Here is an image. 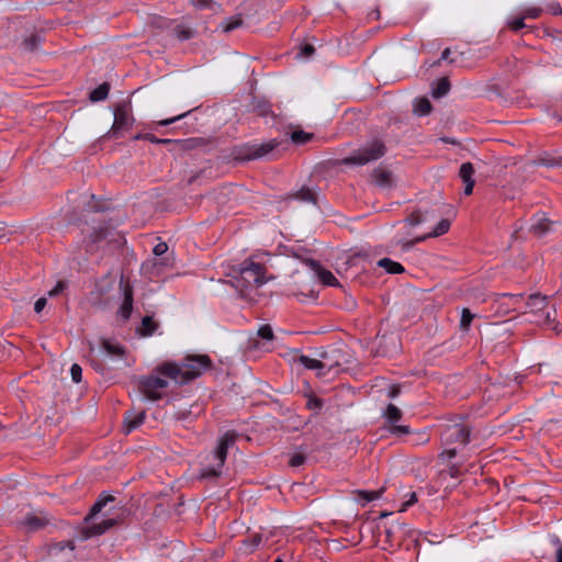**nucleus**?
Masks as SVG:
<instances>
[{
  "mask_svg": "<svg viewBox=\"0 0 562 562\" xmlns=\"http://www.w3.org/2000/svg\"><path fill=\"white\" fill-rule=\"evenodd\" d=\"M124 300L120 306L119 313L123 319H128L133 310V290L128 284L123 286Z\"/></svg>",
  "mask_w": 562,
  "mask_h": 562,
  "instance_id": "15",
  "label": "nucleus"
},
{
  "mask_svg": "<svg viewBox=\"0 0 562 562\" xmlns=\"http://www.w3.org/2000/svg\"><path fill=\"white\" fill-rule=\"evenodd\" d=\"M378 266L380 268L385 269V271L387 273H392V274L403 273L404 270H405L404 267L400 262L393 261L390 258H382V259H380L378 261Z\"/></svg>",
  "mask_w": 562,
  "mask_h": 562,
  "instance_id": "19",
  "label": "nucleus"
},
{
  "mask_svg": "<svg viewBox=\"0 0 562 562\" xmlns=\"http://www.w3.org/2000/svg\"><path fill=\"white\" fill-rule=\"evenodd\" d=\"M241 24L240 19H233L222 24L224 32H231L235 29H237Z\"/></svg>",
  "mask_w": 562,
  "mask_h": 562,
  "instance_id": "48",
  "label": "nucleus"
},
{
  "mask_svg": "<svg viewBox=\"0 0 562 562\" xmlns=\"http://www.w3.org/2000/svg\"><path fill=\"white\" fill-rule=\"evenodd\" d=\"M543 12V9L540 8V7H530V8H527L525 9L521 14L522 16L525 18V20L527 19H538L540 18V15L542 14Z\"/></svg>",
  "mask_w": 562,
  "mask_h": 562,
  "instance_id": "39",
  "label": "nucleus"
},
{
  "mask_svg": "<svg viewBox=\"0 0 562 562\" xmlns=\"http://www.w3.org/2000/svg\"><path fill=\"white\" fill-rule=\"evenodd\" d=\"M474 314H472L469 308H463L461 313L460 328L462 330H468L471 326Z\"/></svg>",
  "mask_w": 562,
  "mask_h": 562,
  "instance_id": "35",
  "label": "nucleus"
},
{
  "mask_svg": "<svg viewBox=\"0 0 562 562\" xmlns=\"http://www.w3.org/2000/svg\"><path fill=\"white\" fill-rule=\"evenodd\" d=\"M386 153V146L383 140L374 138L355 150L350 156L344 158L345 165H367L378 160Z\"/></svg>",
  "mask_w": 562,
  "mask_h": 562,
  "instance_id": "5",
  "label": "nucleus"
},
{
  "mask_svg": "<svg viewBox=\"0 0 562 562\" xmlns=\"http://www.w3.org/2000/svg\"><path fill=\"white\" fill-rule=\"evenodd\" d=\"M211 366L212 361L209 356L196 355L187 356L180 363L164 362L156 367V371L177 384H186L199 378Z\"/></svg>",
  "mask_w": 562,
  "mask_h": 562,
  "instance_id": "1",
  "label": "nucleus"
},
{
  "mask_svg": "<svg viewBox=\"0 0 562 562\" xmlns=\"http://www.w3.org/2000/svg\"><path fill=\"white\" fill-rule=\"evenodd\" d=\"M450 90V82L448 78H441L437 81L436 86L432 88V97L441 98L448 93Z\"/></svg>",
  "mask_w": 562,
  "mask_h": 562,
  "instance_id": "24",
  "label": "nucleus"
},
{
  "mask_svg": "<svg viewBox=\"0 0 562 562\" xmlns=\"http://www.w3.org/2000/svg\"><path fill=\"white\" fill-rule=\"evenodd\" d=\"M25 525L31 529V530H37L42 527H44L46 525V521L41 518V517H37V516H34V515H31V516H27L26 519H25Z\"/></svg>",
  "mask_w": 562,
  "mask_h": 562,
  "instance_id": "32",
  "label": "nucleus"
},
{
  "mask_svg": "<svg viewBox=\"0 0 562 562\" xmlns=\"http://www.w3.org/2000/svg\"><path fill=\"white\" fill-rule=\"evenodd\" d=\"M442 59L439 58L438 60L434 61L432 64L429 65V67H437L441 64Z\"/></svg>",
  "mask_w": 562,
  "mask_h": 562,
  "instance_id": "61",
  "label": "nucleus"
},
{
  "mask_svg": "<svg viewBox=\"0 0 562 562\" xmlns=\"http://www.w3.org/2000/svg\"><path fill=\"white\" fill-rule=\"evenodd\" d=\"M470 427L464 423L447 424L441 431V460L453 459L470 441Z\"/></svg>",
  "mask_w": 562,
  "mask_h": 562,
  "instance_id": "2",
  "label": "nucleus"
},
{
  "mask_svg": "<svg viewBox=\"0 0 562 562\" xmlns=\"http://www.w3.org/2000/svg\"><path fill=\"white\" fill-rule=\"evenodd\" d=\"M448 474L453 479L459 477L461 474L460 467L457 464H452L448 470Z\"/></svg>",
  "mask_w": 562,
  "mask_h": 562,
  "instance_id": "57",
  "label": "nucleus"
},
{
  "mask_svg": "<svg viewBox=\"0 0 562 562\" xmlns=\"http://www.w3.org/2000/svg\"><path fill=\"white\" fill-rule=\"evenodd\" d=\"M102 347L111 356L123 357L125 353V350L121 345L111 340L104 339L102 341Z\"/></svg>",
  "mask_w": 562,
  "mask_h": 562,
  "instance_id": "22",
  "label": "nucleus"
},
{
  "mask_svg": "<svg viewBox=\"0 0 562 562\" xmlns=\"http://www.w3.org/2000/svg\"><path fill=\"white\" fill-rule=\"evenodd\" d=\"M297 362L301 363L304 368L310 370H316L318 376H325L326 372H323L322 361L321 359H314L304 355L297 357Z\"/></svg>",
  "mask_w": 562,
  "mask_h": 562,
  "instance_id": "16",
  "label": "nucleus"
},
{
  "mask_svg": "<svg viewBox=\"0 0 562 562\" xmlns=\"http://www.w3.org/2000/svg\"><path fill=\"white\" fill-rule=\"evenodd\" d=\"M390 432L395 436H404L411 432L408 426L393 424L390 426Z\"/></svg>",
  "mask_w": 562,
  "mask_h": 562,
  "instance_id": "43",
  "label": "nucleus"
},
{
  "mask_svg": "<svg viewBox=\"0 0 562 562\" xmlns=\"http://www.w3.org/2000/svg\"><path fill=\"white\" fill-rule=\"evenodd\" d=\"M237 435L234 431L225 432L218 440L215 450L207 457L209 462L203 465L200 475L203 479H215L222 474L227 457V450L236 442Z\"/></svg>",
  "mask_w": 562,
  "mask_h": 562,
  "instance_id": "3",
  "label": "nucleus"
},
{
  "mask_svg": "<svg viewBox=\"0 0 562 562\" xmlns=\"http://www.w3.org/2000/svg\"><path fill=\"white\" fill-rule=\"evenodd\" d=\"M550 225V221L544 215H539L535 218L530 231L537 236H542L549 232Z\"/></svg>",
  "mask_w": 562,
  "mask_h": 562,
  "instance_id": "18",
  "label": "nucleus"
},
{
  "mask_svg": "<svg viewBox=\"0 0 562 562\" xmlns=\"http://www.w3.org/2000/svg\"><path fill=\"white\" fill-rule=\"evenodd\" d=\"M131 124L130 106L126 103H120L114 110V124L115 128H123Z\"/></svg>",
  "mask_w": 562,
  "mask_h": 562,
  "instance_id": "13",
  "label": "nucleus"
},
{
  "mask_svg": "<svg viewBox=\"0 0 562 562\" xmlns=\"http://www.w3.org/2000/svg\"><path fill=\"white\" fill-rule=\"evenodd\" d=\"M175 34L180 41H187L193 37V31L184 25L176 26Z\"/></svg>",
  "mask_w": 562,
  "mask_h": 562,
  "instance_id": "37",
  "label": "nucleus"
},
{
  "mask_svg": "<svg viewBox=\"0 0 562 562\" xmlns=\"http://www.w3.org/2000/svg\"><path fill=\"white\" fill-rule=\"evenodd\" d=\"M429 217H428V212H425L423 213L420 210L412 213L406 220L405 222L409 225V226H417L426 221H428Z\"/></svg>",
  "mask_w": 562,
  "mask_h": 562,
  "instance_id": "27",
  "label": "nucleus"
},
{
  "mask_svg": "<svg viewBox=\"0 0 562 562\" xmlns=\"http://www.w3.org/2000/svg\"><path fill=\"white\" fill-rule=\"evenodd\" d=\"M261 541H262V536L259 533L249 536L247 539L243 540V546H244L245 552H247V553L254 552V550L259 547Z\"/></svg>",
  "mask_w": 562,
  "mask_h": 562,
  "instance_id": "25",
  "label": "nucleus"
},
{
  "mask_svg": "<svg viewBox=\"0 0 562 562\" xmlns=\"http://www.w3.org/2000/svg\"><path fill=\"white\" fill-rule=\"evenodd\" d=\"M71 379L75 383H79L81 381L82 369L79 364L74 363L70 368Z\"/></svg>",
  "mask_w": 562,
  "mask_h": 562,
  "instance_id": "46",
  "label": "nucleus"
},
{
  "mask_svg": "<svg viewBox=\"0 0 562 562\" xmlns=\"http://www.w3.org/2000/svg\"><path fill=\"white\" fill-rule=\"evenodd\" d=\"M323 372L326 374L334 372L337 373L341 367V360L344 359V353L340 349H330L328 351H324L319 355Z\"/></svg>",
  "mask_w": 562,
  "mask_h": 562,
  "instance_id": "9",
  "label": "nucleus"
},
{
  "mask_svg": "<svg viewBox=\"0 0 562 562\" xmlns=\"http://www.w3.org/2000/svg\"><path fill=\"white\" fill-rule=\"evenodd\" d=\"M144 139L153 143V144H169L172 143V139L169 138H158L154 134L147 133L143 136Z\"/></svg>",
  "mask_w": 562,
  "mask_h": 562,
  "instance_id": "47",
  "label": "nucleus"
},
{
  "mask_svg": "<svg viewBox=\"0 0 562 562\" xmlns=\"http://www.w3.org/2000/svg\"><path fill=\"white\" fill-rule=\"evenodd\" d=\"M547 11L553 15L562 14V8L558 2H551L547 5Z\"/></svg>",
  "mask_w": 562,
  "mask_h": 562,
  "instance_id": "50",
  "label": "nucleus"
},
{
  "mask_svg": "<svg viewBox=\"0 0 562 562\" xmlns=\"http://www.w3.org/2000/svg\"><path fill=\"white\" fill-rule=\"evenodd\" d=\"M474 167L471 162H463L459 169V177L464 183V194L470 195L473 192L474 187Z\"/></svg>",
  "mask_w": 562,
  "mask_h": 562,
  "instance_id": "12",
  "label": "nucleus"
},
{
  "mask_svg": "<svg viewBox=\"0 0 562 562\" xmlns=\"http://www.w3.org/2000/svg\"><path fill=\"white\" fill-rule=\"evenodd\" d=\"M277 139H271L262 144H244L234 148L233 155L238 160H254L267 156L278 146Z\"/></svg>",
  "mask_w": 562,
  "mask_h": 562,
  "instance_id": "8",
  "label": "nucleus"
},
{
  "mask_svg": "<svg viewBox=\"0 0 562 562\" xmlns=\"http://www.w3.org/2000/svg\"><path fill=\"white\" fill-rule=\"evenodd\" d=\"M41 43V37L37 34H32L23 41V47L25 50L34 52L37 49Z\"/></svg>",
  "mask_w": 562,
  "mask_h": 562,
  "instance_id": "30",
  "label": "nucleus"
},
{
  "mask_svg": "<svg viewBox=\"0 0 562 562\" xmlns=\"http://www.w3.org/2000/svg\"><path fill=\"white\" fill-rule=\"evenodd\" d=\"M553 329L557 330L558 333L562 331V329L558 328V324L553 326Z\"/></svg>",
  "mask_w": 562,
  "mask_h": 562,
  "instance_id": "63",
  "label": "nucleus"
},
{
  "mask_svg": "<svg viewBox=\"0 0 562 562\" xmlns=\"http://www.w3.org/2000/svg\"><path fill=\"white\" fill-rule=\"evenodd\" d=\"M157 328V324L154 322L153 317L145 316L142 321V327L139 328V333L142 336L151 335Z\"/></svg>",
  "mask_w": 562,
  "mask_h": 562,
  "instance_id": "28",
  "label": "nucleus"
},
{
  "mask_svg": "<svg viewBox=\"0 0 562 562\" xmlns=\"http://www.w3.org/2000/svg\"><path fill=\"white\" fill-rule=\"evenodd\" d=\"M109 91L110 85L108 82H103L90 92L89 99L91 102L105 100L108 98Z\"/></svg>",
  "mask_w": 562,
  "mask_h": 562,
  "instance_id": "20",
  "label": "nucleus"
},
{
  "mask_svg": "<svg viewBox=\"0 0 562 562\" xmlns=\"http://www.w3.org/2000/svg\"><path fill=\"white\" fill-rule=\"evenodd\" d=\"M390 426L396 424L402 418V411L394 404H389L383 413Z\"/></svg>",
  "mask_w": 562,
  "mask_h": 562,
  "instance_id": "21",
  "label": "nucleus"
},
{
  "mask_svg": "<svg viewBox=\"0 0 562 562\" xmlns=\"http://www.w3.org/2000/svg\"><path fill=\"white\" fill-rule=\"evenodd\" d=\"M166 376L159 374L156 369L150 375L138 380V391L149 401H158L162 397V391L168 386Z\"/></svg>",
  "mask_w": 562,
  "mask_h": 562,
  "instance_id": "7",
  "label": "nucleus"
},
{
  "mask_svg": "<svg viewBox=\"0 0 562 562\" xmlns=\"http://www.w3.org/2000/svg\"><path fill=\"white\" fill-rule=\"evenodd\" d=\"M315 53V48L313 45L311 44H304L303 46H301V50L299 53V56L300 57H305V58H308L311 57L313 54Z\"/></svg>",
  "mask_w": 562,
  "mask_h": 562,
  "instance_id": "49",
  "label": "nucleus"
},
{
  "mask_svg": "<svg viewBox=\"0 0 562 562\" xmlns=\"http://www.w3.org/2000/svg\"><path fill=\"white\" fill-rule=\"evenodd\" d=\"M190 3L199 10L213 9L215 5L213 0H190Z\"/></svg>",
  "mask_w": 562,
  "mask_h": 562,
  "instance_id": "42",
  "label": "nucleus"
},
{
  "mask_svg": "<svg viewBox=\"0 0 562 562\" xmlns=\"http://www.w3.org/2000/svg\"><path fill=\"white\" fill-rule=\"evenodd\" d=\"M512 297H515V299H521L522 295L521 294H517V295H510Z\"/></svg>",
  "mask_w": 562,
  "mask_h": 562,
  "instance_id": "64",
  "label": "nucleus"
},
{
  "mask_svg": "<svg viewBox=\"0 0 562 562\" xmlns=\"http://www.w3.org/2000/svg\"><path fill=\"white\" fill-rule=\"evenodd\" d=\"M450 53H451L450 48H446V49L442 52V54H441V57H440V58H441L442 60H448V59H449V56H450Z\"/></svg>",
  "mask_w": 562,
  "mask_h": 562,
  "instance_id": "60",
  "label": "nucleus"
},
{
  "mask_svg": "<svg viewBox=\"0 0 562 562\" xmlns=\"http://www.w3.org/2000/svg\"><path fill=\"white\" fill-rule=\"evenodd\" d=\"M553 543L558 546L557 552H555V561L562 562V543L560 542L559 538H554Z\"/></svg>",
  "mask_w": 562,
  "mask_h": 562,
  "instance_id": "54",
  "label": "nucleus"
},
{
  "mask_svg": "<svg viewBox=\"0 0 562 562\" xmlns=\"http://www.w3.org/2000/svg\"><path fill=\"white\" fill-rule=\"evenodd\" d=\"M186 115H187V113H183V114L176 115V116H173L171 119L161 120V121L158 122V124L161 125V126H167V125H169V124H171V123L182 119Z\"/></svg>",
  "mask_w": 562,
  "mask_h": 562,
  "instance_id": "55",
  "label": "nucleus"
},
{
  "mask_svg": "<svg viewBox=\"0 0 562 562\" xmlns=\"http://www.w3.org/2000/svg\"><path fill=\"white\" fill-rule=\"evenodd\" d=\"M258 336L265 340H272L273 339V330L270 325H262L258 329Z\"/></svg>",
  "mask_w": 562,
  "mask_h": 562,
  "instance_id": "44",
  "label": "nucleus"
},
{
  "mask_svg": "<svg viewBox=\"0 0 562 562\" xmlns=\"http://www.w3.org/2000/svg\"><path fill=\"white\" fill-rule=\"evenodd\" d=\"M266 282L265 267L258 262H245L233 278V286L243 295L247 296L252 290L258 289Z\"/></svg>",
  "mask_w": 562,
  "mask_h": 562,
  "instance_id": "4",
  "label": "nucleus"
},
{
  "mask_svg": "<svg viewBox=\"0 0 562 562\" xmlns=\"http://www.w3.org/2000/svg\"><path fill=\"white\" fill-rule=\"evenodd\" d=\"M407 496L408 498L401 504L398 512L407 510L409 506L414 505L417 502V495L415 492L408 493Z\"/></svg>",
  "mask_w": 562,
  "mask_h": 562,
  "instance_id": "45",
  "label": "nucleus"
},
{
  "mask_svg": "<svg viewBox=\"0 0 562 562\" xmlns=\"http://www.w3.org/2000/svg\"><path fill=\"white\" fill-rule=\"evenodd\" d=\"M46 305V299L45 297H41L38 299L35 304H34V311L36 313H41L43 311V308L45 307Z\"/></svg>",
  "mask_w": 562,
  "mask_h": 562,
  "instance_id": "58",
  "label": "nucleus"
},
{
  "mask_svg": "<svg viewBox=\"0 0 562 562\" xmlns=\"http://www.w3.org/2000/svg\"><path fill=\"white\" fill-rule=\"evenodd\" d=\"M400 393H401L400 385H397V384L390 385V387L387 390V396L390 398H395Z\"/></svg>",
  "mask_w": 562,
  "mask_h": 562,
  "instance_id": "53",
  "label": "nucleus"
},
{
  "mask_svg": "<svg viewBox=\"0 0 562 562\" xmlns=\"http://www.w3.org/2000/svg\"><path fill=\"white\" fill-rule=\"evenodd\" d=\"M374 180L380 186H389L391 183V173L384 170H375L373 172Z\"/></svg>",
  "mask_w": 562,
  "mask_h": 562,
  "instance_id": "34",
  "label": "nucleus"
},
{
  "mask_svg": "<svg viewBox=\"0 0 562 562\" xmlns=\"http://www.w3.org/2000/svg\"><path fill=\"white\" fill-rule=\"evenodd\" d=\"M311 270L315 273L316 278L324 284L336 286L339 285L336 277L327 269L323 268L317 261L308 260L306 262Z\"/></svg>",
  "mask_w": 562,
  "mask_h": 562,
  "instance_id": "11",
  "label": "nucleus"
},
{
  "mask_svg": "<svg viewBox=\"0 0 562 562\" xmlns=\"http://www.w3.org/2000/svg\"><path fill=\"white\" fill-rule=\"evenodd\" d=\"M65 546L69 547L70 550L75 549V546L72 544V542H67Z\"/></svg>",
  "mask_w": 562,
  "mask_h": 562,
  "instance_id": "62",
  "label": "nucleus"
},
{
  "mask_svg": "<svg viewBox=\"0 0 562 562\" xmlns=\"http://www.w3.org/2000/svg\"><path fill=\"white\" fill-rule=\"evenodd\" d=\"M113 499L114 497L112 495H101L97 502L101 503L102 506L104 507L109 502H112Z\"/></svg>",
  "mask_w": 562,
  "mask_h": 562,
  "instance_id": "59",
  "label": "nucleus"
},
{
  "mask_svg": "<svg viewBox=\"0 0 562 562\" xmlns=\"http://www.w3.org/2000/svg\"><path fill=\"white\" fill-rule=\"evenodd\" d=\"M431 111V104L428 99L420 98L414 103V112L418 115H427Z\"/></svg>",
  "mask_w": 562,
  "mask_h": 562,
  "instance_id": "26",
  "label": "nucleus"
},
{
  "mask_svg": "<svg viewBox=\"0 0 562 562\" xmlns=\"http://www.w3.org/2000/svg\"><path fill=\"white\" fill-rule=\"evenodd\" d=\"M313 138V134L304 131H294L291 133V140L296 145H303Z\"/></svg>",
  "mask_w": 562,
  "mask_h": 562,
  "instance_id": "29",
  "label": "nucleus"
},
{
  "mask_svg": "<svg viewBox=\"0 0 562 562\" xmlns=\"http://www.w3.org/2000/svg\"><path fill=\"white\" fill-rule=\"evenodd\" d=\"M305 460H306V456L303 452L297 451L291 456L289 464L293 468H296V467L304 464Z\"/></svg>",
  "mask_w": 562,
  "mask_h": 562,
  "instance_id": "40",
  "label": "nucleus"
},
{
  "mask_svg": "<svg viewBox=\"0 0 562 562\" xmlns=\"http://www.w3.org/2000/svg\"><path fill=\"white\" fill-rule=\"evenodd\" d=\"M295 196L296 199L303 202L316 203V195L308 188H302L300 191L296 192Z\"/></svg>",
  "mask_w": 562,
  "mask_h": 562,
  "instance_id": "31",
  "label": "nucleus"
},
{
  "mask_svg": "<svg viewBox=\"0 0 562 562\" xmlns=\"http://www.w3.org/2000/svg\"><path fill=\"white\" fill-rule=\"evenodd\" d=\"M507 25L514 32H518L519 30H521V29L527 26L525 24V18L522 16L521 13L519 15L515 16V18L509 19L507 21Z\"/></svg>",
  "mask_w": 562,
  "mask_h": 562,
  "instance_id": "33",
  "label": "nucleus"
},
{
  "mask_svg": "<svg viewBox=\"0 0 562 562\" xmlns=\"http://www.w3.org/2000/svg\"><path fill=\"white\" fill-rule=\"evenodd\" d=\"M102 508H103L102 504L99 502H95V504L91 507L90 513L86 519L88 520L91 517L95 516L98 513L101 512Z\"/></svg>",
  "mask_w": 562,
  "mask_h": 562,
  "instance_id": "56",
  "label": "nucleus"
},
{
  "mask_svg": "<svg viewBox=\"0 0 562 562\" xmlns=\"http://www.w3.org/2000/svg\"><path fill=\"white\" fill-rule=\"evenodd\" d=\"M306 407L311 411L319 412L323 407V401L316 396H308Z\"/></svg>",
  "mask_w": 562,
  "mask_h": 562,
  "instance_id": "41",
  "label": "nucleus"
},
{
  "mask_svg": "<svg viewBox=\"0 0 562 562\" xmlns=\"http://www.w3.org/2000/svg\"><path fill=\"white\" fill-rule=\"evenodd\" d=\"M449 228H450V221L447 218H442V220H440V222L437 224V226L435 227V229L432 232H430L426 235L419 236L413 240H408V241L398 240V244H402V248L404 250H407V249L412 248L415 244L424 241L427 238L438 237V236L446 234L449 231Z\"/></svg>",
  "mask_w": 562,
  "mask_h": 562,
  "instance_id": "10",
  "label": "nucleus"
},
{
  "mask_svg": "<svg viewBox=\"0 0 562 562\" xmlns=\"http://www.w3.org/2000/svg\"><path fill=\"white\" fill-rule=\"evenodd\" d=\"M110 232L106 227H99L93 231V233L90 235V241L91 244L99 243L102 239H106Z\"/></svg>",
  "mask_w": 562,
  "mask_h": 562,
  "instance_id": "38",
  "label": "nucleus"
},
{
  "mask_svg": "<svg viewBox=\"0 0 562 562\" xmlns=\"http://www.w3.org/2000/svg\"><path fill=\"white\" fill-rule=\"evenodd\" d=\"M529 313L533 316L532 322L538 325H550L555 322L557 310L549 306L548 296L540 293L531 294L527 301Z\"/></svg>",
  "mask_w": 562,
  "mask_h": 562,
  "instance_id": "6",
  "label": "nucleus"
},
{
  "mask_svg": "<svg viewBox=\"0 0 562 562\" xmlns=\"http://www.w3.org/2000/svg\"><path fill=\"white\" fill-rule=\"evenodd\" d=\"M537 164L546 167H557L562 165V158H555L551 156H542L537 159Z\"/></svg>",
  "mask_w": 562,
  "mask_h": 562,
  "instance_id": "36",
  "label": "nucleus"
},
{
  "mask_svg": "<svg viewBox=\"0 0 562 562\" xmlns=\"http://www.w3.org/2000/svg\"><path fill=\"white\" fill-rule=\"evenodd\" d=\"M66 288V283L64 281H58L57 284L48 292L49 296H55L63 292Z\"/></svg>",
  "mask_w": 562,
  "mask_h": 562,
  "instance_id": "51",
  "label": "nucleus"
},
{
  "mask_svg": "<svg viewBox=\"0 0 562 562\" xmlns=\"http://www.w3.org/2000/svg\"><path fill=\"white\" fill-rule=\"evenodd\" d=\"M115 524H116V520L113 518L105 519L100 524H93L88 527L87 536L88 537L100 536V535L104 533L106 530H109L110 528H112Z\"/></svg>",
  "mask_w": 562,
  "mask_h": 562,
  "instance_id": "17",
  "label": "nucleus"
},
{
  "mask_svg": "<svg viewBox=\"0 0 562 562\" xmlns=\"http://www.w3.org/2000/svg\"><path fill=\"white\" fill-rule=\"evenodd\" d=\"M168 250V245L165 243V241H160L158 243L155 247H154V254L156 256H161L164 255L165 252H167Z\"/></svg>",
  "mask_w": 562,
  "mask_h": 562,
  "instance_id": "52",
  "label": "nucleus"
},
{
  "mask_svg": "<svg viewBox=\"0 0 562 562\" xmlns=\"http://www.w3.org/2000/svg\"><path fill=\"white\" fill-rule=\"evenodd\" d=\"M145 412L128 411L124 417V431L126 434L132 432L138 426H140L145 419Z\"/></svg>",
  "mask_w": 562,
  "mask_h": 562,
  "instance_id": "14",
  "label": "nucleus"
},
{
  "mask_svg": "<svg viewBox=\"0 0 562 562\" xmlns=\"http://www.w3.org/2000/svg\"><path fill=\"white\" fill-rule=\"evenodd\" d=\"M384 488H381V490H378V491H371V492H368V491H358L357 494H358V498L357 501L361 502L362 505H366L374 499H378L380 498V496L382 495Z\"/></svg>",
  "mask_w": 562,
  "mask_h": 562,
  "instance_id": "23",
  "label": "nucleus"
}]
</instances>
